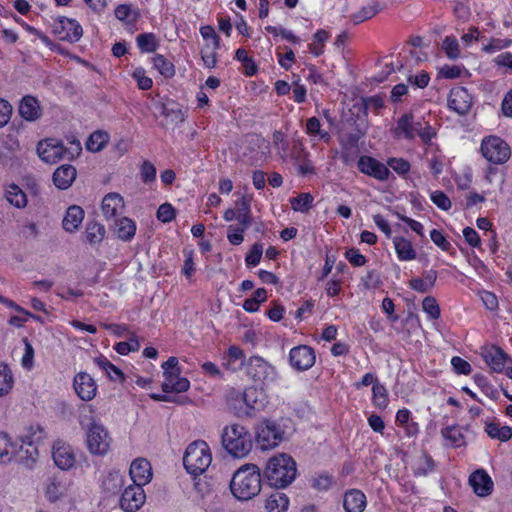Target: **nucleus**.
I'll return each mask as SVG.
<instances>
[{
	"instance_id": "nucleus-1",
	"label": "nucleus",
	"mask_w": 512,
	"mask_h": 512,
	"mask_svg": "<svg viewBox=\"0 0 512 512\" xmlns=\"http://www.w3.org/2000/svg\"><path fill=\"white\" fill-rule=\"evenodd\" d=\"M479 153L487 162L483 169V178L486 183L493 184L498 175L505 174L502 166L511 158V147L500 136L487 135L480 142Z\"/></svg>"
},
{
	"instance_id": "nucleus-2",
	"label": "nucleus",
	"mask_w": 512,
	"mask_h": 512,
	"mask_svg": "<svg viewBox=\"0 0 512 512\" xmlns=\"http://www.w3.org/2000/svg\"><path fill=\"white\" fill-rule=\"evenodd\" d=\"M296 475V461L285 453L269 458L263 471L264 479L274 488H286L295 480Z\"/></svg>"
},
{
	"instance_id": "nucleus-3",
	"label": "nucleus",
	"mask_w": 512,
	"mask_h": 512,
	"mask_svg": "<svg viewBox=\"0 0 512 512\" xmlns=\"http://www.w3.org/2000/svg\"><path fill=\"white\" fill-rule=\"evenodd\" d=\"M262 476L255 464H244L233 474L230 490L238 500H250L261 491Z\"/></svg>"
},
{
	"instance_id": "nucleus-4",
	"label": "nucleus",
	"mask_w": 512,
	"mask_h": 512,
	"mask_svg": "<svg viewBox=\"0 0 512 512\" xmlns=\"http://www.w3.org/2000/svg\"><path fill=\"white\" fill-rule=\"evenodd\" d=\"M221 443L225 451L234 458L246 457L253 447V439L249 430L234 423L223 428Z\"/></svg>"
},
{
	"instance_id": "nucleus-5",
	"label": "nucleus",
	"mask_w": 512,
	"mask_h": 512,
	"mask_svg": "<svg viewBox=\"0 0 512 512\" xmlns=\"http://www.w3.org/2000/svg\"><path fill=\"white\" fill-rule=\"evenodd\" d=\"M45 437V431L39 425H31L27 428L19 440L15 441L14 461L27 466L33 464L38 455V444Z\"/></svg>"
},
{
	"instance_id": "nucleus-6",
	"label": "nucleus",
	"mask_w": 512,
	"mask_h": 512,
	"mask_svg": "<svg viewBox=\"0 0 512 512\" xmlns=\"http://www.w3.org/2000/svg\"><path fill=\"white\" fill-rule=\"evenodd\" d=\"M212 453L208 443L196 440L190 443L183 456V465L194 478L203 474L211 465Z\"/></svg>"
},
{
	"instance_id": "nucleus-7",
	"label": "nucleus",
	"mask_w": 512,
	"mask_h": 512,
	"mask_svg": "<svg viewBox=\"0 0 512 512\" xmlns=\"http://www.w3.org/2000/svg\"><path fill=\"white\" fill-rule=\"evenodd\" d=\"M283 428L274 420L264 419L255 428V441L261 450H271L284 439Z\"/></svg>"
},
{
	"instance_id": "nucleus-8",
	"label": "nucleus",
	"mask_w": 512,
	"mask_h": 512,
	"mask_svg": "<svg viewBox=\"0 0 512 512\" xmlns=\"http://www.w3.org/2000/svg\"><path fill=\"white\" fill-rule=\"evenodd\" d=\"M164 381L161 385L164 393H181L190 387L187 378L181 377V369L177 357L171 356L162 364Z\"/></svg>"
},
{
	"instance_id": "nucleus-9",
	"label": "nucleus",
	"mask_w": 512,
	"mask_h": 512,
	"mask_svg": "<svg viewBox=\"0 0 512 512\" xmlns=\"http://www.w3.org/2000/svg\"><path fill=\"white\" fill-rule=\"evenodd\" d=\"M51 32L60 41L71 44L77 43L83 36L81 24L76 19L66 16L52 18Z\"/></svg>"
},
{
	"instance_id": "nucleus-10",
	"label": "nucleus",
	"mask_w": 512,
	"mask_h": 512,
	"mask_svg": "<svg viewBox=\"0 0 512 512\" xmlns=\"http://www.w3.org/2000/svg\"><path fill=\"white\" fill-rule=\"evenodd\" d=\"M245 370L247 376L259 385L269 384L277 377L276 368L258 355H253L248 359Z\"/></svg>"
},
{
	"instance_id": "nucleus-11",
	"label": "nucleus",
	"mask_w": 512,
	"mask_h": 512,
	"mask_svg": "<svg viewBox=\"0 0 512 512\" xmlns=\"http://www.w3.org/2000/svg\"><path fill=\"white\" fill-rule=\"evenodd\" d=\"M86 441L88 450L94 455H105L111 444V438L107 429L94 420L87 430Z\"/></svg>"
},
{
	"instance_id": "nucleus-12",
	"label": "nucleus",
	"mask_w": 512,
	"mask_h": 512,
	"mask_svg": "<svg viewBox=\"0 0 512 512\" xmlns=\"http://www.w3.org/2000/svg\"><path fill=\"white\" fill-rule=\"evenodd\" d=\"M356 166L360 173L379 182H386L391 176L387 165L370 155L359 156Z\"/></svg>"
},
{
	"instance_id": "nucleus-13",
	"label": "nucleus",
	"mask_w": 512,
	"mask_h": 512,
	"mask_svg": "<svg viewBox=\"0 0 512 512\" xmlns=\"http://www.w3.org/2000/svg\"><path fill=\"white\" fill-rule=\"evenodd\" d=\"M288 359L294 370L304 372L314 366L316 352L313 347L301 344L290 349Z\"/></svg>"
},
{
	"instance_id": "nucleus-14",
	"label": "nucleus",
	"mask_w": 512,
	"mask_h": 512,
	"mask_svg": "<svg viewBox=\"0 0 512 512\" xmlns=\"http://www.w3.org/2000/svg\"><path fill=\"white\" fill-rule=\"evenodd\" d=\"M472 100V95L467 88L457 86L451 88L447 99V106L450 111L460 116H465L472 108Z\"/></svg>"
},
{
	"instance_id": "nucleus-15",
	"label": "nucleus",
	"mask_w": 512,
	"mask_h": 512,
	"mask_svg": "<svg viewBox=\"0 0 512 512\" xmlns=\"http://www.w3.org/2000/svg\"><path fill=\"white\" fill-rule=\"evenodd\" d=\"M145 501L146 494L143 486L132 484L126 487L122 492L119 504L124 511L135 512L144 505Z\"/></svg>"
},
{
	"instance_id": "nucleus-16",
	"label": "nucleus",
	"mask_w": 512,
	"mask_h": 512,
	"mask_svg": "<svg viewBox=\"0 0 512 512\" xmlns=\"http://www.w3.org/2000/svg\"><path fill=\"white\" fill-rule=\"evenodd\" d=\"M73 388L81 400L88 402L95 398L98 385L89 373L81 371L76 373L73 378Z\"/></svg>"
},
{
	"instance_id": "nucleus-17",
	"label": "nucleus",
	"mask_w": 512,
	"mask_h": 512,
	"mask_svg": "<svg viewBox=\"0 0 512 512\" xmlns=\"http://www.w3.org/2000/svg\"><path fill=\"white\" fill-rule=\"evenodd\" d=\"M66 152L64 145L53 139L42 140L37 146V153L40 159L50 164L62 160Z\"/></svg>"
},
{
	"instance_id": "nucleus-18",
	"label": "nucleus",
	"mask_w": 512,
	"mask_h": 512,
	"mask_svg": "<svg viewBox=\"0 0 512 512\" xmlns=\"http://www.w3.org/2000/svg\"><path fill=\"white\" fill-rule=\"evenodd\" d=\"M469 485L478 497H487L494 490V482L488 472L483 469H477L469 476Z\"/></svg>"
},
{
	"instance_id": "nucleus-19",
	"label": "nucleus",
	"mask_w": 512,
	"mask_h": 512,
	"mask_svg": "<svg viewBox=\"0 0 512 512\" xmlns=\"http://www.w3.org/2000/svg\"><path fill=\"white\" fill-rule=\"evenodd\" d=\"M417 122L412 112L402 114L396 121L391 132L396 139L414 140L416 137Z\"/></svg>"
},
{
	"instance_id": "nucleus-20",
	"label": "nucleus",
	"mask_w": 512,
	"mask_h": 512,
	"mask_svg": "<svg viewBox=\"0 0 512 512\" xmlns=\"http://www.w3.org/2000/svg\"><path fill=\"white\" fill-rule=\"evenodd\" d=\"M481 357L493 373H502L507 361V354L499 346L491 345L482 349Z\"/></svg>"
},
{
	"instance_id": "nucleus-21",
	"label": "nucleus",
	"mask_w": 512,
	"mask_h": 512,
	"mask_svg": "<svg viewBox=\"0 0 512 512\" xmlns=\"http://www.w3.org/2000/svg\"><path fill=\"white\" fill-rule=\"evenodd\" d=\"M129 475L133 484L140 486L148 484L153 476L151 463L145 458L133 460L129 468Z\"/></svg>"
},
{
	"instance_id": "nucleus-22",
	"label": "nucleus",
	"mask_w": 512,
	"mask_h": 512,
	"mask_svg": "<svg viewBox=\"0 0 512 512\" xmlns=\"http://www.w3.org/2000/svg\"><path fill=\"white\" fill-rule=\"evenodd\" d=\"M266 402V395L263 390L255 386L244 389V415L251 416L254 412L262 410Z\"/></svg>"
},
{
	"instance_id": "nucleus-23",
	"label": "nucleus",
	"mask_w": 512,
	"mask_h": 512,
	"mask_svg": "<svg viewBox=\"0 0 512 512\" xmlns=\"http://www.w3.org/2000/svg\"><path fill=\"white\" fill-rule=\"evenodd\" d=\"M52 457L55 465L61 470H69L75 464V454L72 448L60 442L54 444Z\"/></svg>"
},
{
	"instance_id": "nucleus-24",
	"label": "nucleus",
	"mask_w": 512,
	"mask_h": 512,
	"mask_svg": "<svg viewBox=\"0 0 512 512\" xmlns=\"http://www.w3.org/2000/svg\"><path fill=\"white\" fill-rule=\"evenodd\" d=\"M124 207V199L118 193H109L102 199L101 210L107 220L121 215Z\"/></svg>"
},
{
	"instance_id": "nucleus-25",
	"label": "nucleus",
	"mask_w": 512,
	"mask_h": 512,
	"mask_svg": "<svg viewBox=\"0 0 512 512\" xmlns=\"http://www.w3.org/2000/svg\"><path fill=\"white\" fill-rule=\"evenodd\" d=\"M367 506L366 495L359 489H348L343 496L345 512H363Z\"/></svg>"
},
{
	"instance_id": "nucleus-26",
	"label": "nucleus",
	"mask_w": 512,
	"mask_h": 512,
	"mask_svg": "<svg viewBox=\"0 0 512 512\" xmlns=\"http://www.w3.org/2000/svg\"><path fill=\"white\" fill-rule=\"evenodd\" d=\"M253 196L251 194H243L235 201L237 221L239 224L250 227L253 224V216L251 203Z\"/></svg>"
},
{
	"instance_id": "nucleus-27",
	"label": "nucleus",
	"mask_w": 512,
	"mask_h": 512,
	"mask_svg": "<svg viewBox=\"0 0 512 512\" xmlns=\"http://www.w3.org/2000/svg\"><path fill=\"white\" fill-rule=\"evenodd\" d=\"M18 111L20 116L26 121H35L42 115L39 100L31 95H26L21 99Z\"/></svg>"
},
{
	"instance_id": "nucleus-28",
	"label": "nucleus",
	"mask_w": 512,
	"mask_h": 512,
	"mask_svg": "<svg viewBox=\"0 0 512 512\" xmlns=\"http://www.w3.org/2000/svg\"><path fill=\"white\" fill-rule=\"evenodd\" d=\"M222 364L229 371H238L246 364L244 351L236 345L229 346L227 351L223 354Z\"/></svg>"
},
{
	"instance_id": "nucleus-29",
	"label": "nucleus",
	"mask_w": 512,
	"mask_h": 512,
	"mask_svg": "<svg viewBox=\"0 0 512 512\" xmlns=\"http://www.w3.org/2000/svg\"><path fill=\"white\" fill-rule=\"evenodd\" d=\"M464 427L453 424L441 429V435L445 443L453 448H461L467 445Z\"/></svg>"
},
{
	"instance_id": "nucleus-30",
	"label": "nucleus",
	"mask_w": 512,
	"mask_h": 512,
	"mask_svg": "<svg viewBox=\"0 0 512 512\" xmlns=\"http://www.w3.org/2000/svg\"><path fill=\"white\" fill-rule=\"evenodd\" d=\"M77 172L74 166L65 164L59 166L53 173V182L61 190L68 189L76 178Z\"/></svg>"
},
{
	"instance_id": "nucleus-31",
	"label": "nucleus",
	"mask_w": 512,
	"mask_h": 512,
	"mask_svg": "<svg viewBox=\"0 0 512 512\" xmlns=\"http://www.w3.org/2000/svg\"><path fill=\"white\" fill-rule=\"evenodd\" d=\"M395 253L399 261H412L416 259L417 253L412 242L403 236L393 238Z\"/></svg>"
},
{
	"instance_id": "nucleus-32",
	"label": "nucleus",
	"mask_w": 512,
	"mask_h": 512,
	"mask_svg": "<svg viewBox=\"0 0 512 512\" xmlns=\"http://www.w3.org/2000/svg\"><path fill=\"white\" fill-rule=\"evenodd\" d=\"M84 219V210L78 205L68 207L62 221L63 228L67 232H75L78 230Z\"/></svg>"
},
{
	"instance_id": "nucleus-33",
	"label": "nucleus",
	"mask_w": 512,
	"mask_h": 512,
	"mask_svg": "<svg viewBox=\"0 0 512 512\" xmlns=\"http://www.w3.org/2000/svg\"><path fill=\"white\" fill-rule=\"evenodd\" d=\"M94 363L105 373V375L114 382L123 383L125 381L124 372L109 361L105 356L100 355L94 359Z\"/></svg>"
},
{
	"instance_id": "nucleus-34",
	"label": "nucleus",
	"mask_w": 512,
	"mask_h": 512,
	"mask_svg": "<svg viewBox=\"0 0 512 512\" xmlns=\"http://www.w3.org/2000/svg\"><path fill=\"white\" fill-rule=\"evenodd\" d=\"M115 17L125 25L134 26L140 18L138 8H133L131 4H119L114 10Z\"/></svg>"
},
{
	"instance_id": "nucleus-35",
	"label": "nucleus",
	"mask_w": 512,
	"mask_h": 512,
	"mask_svg": "<svg viewBox=\"0 0 512 512\" xmlns=\"http://www.w3.org/2000/svg\"><path fill=\"white\" fill-rule=\"evenodd\" d=\"M485 432L491 439L501 442H507L512 438V428L510 426H500L496 421H486Z\"/></svg>"
},
{
	"instance_id": "nucleus-36",
	"label": "nucleus",
	"mask_w": 512,
	"mask_h": 512,
	"mask_svg": "<svg viewBox=\"0 0 512 512\" xmlns=\"http://www.w3.org/2000/svg\"><path fill=\"white\" fill-rule=\"evenodd\" d=\"M153 67L159 72L161 76L166 79H171L175 76L176 69L173 62L167 59L162 54H155L151 59Z\"/></svg>"
},
{
	"instance_id": "nucleus-37",
	"label": "nucleus",
	"mask_w": 512,
	"mask_h": 512,
	"mask_svg": "<svg viewBox=\"0 0 512 512\" xmlns=\"http://www.w3.org/2000/svg\"><path fill=\"white\" fill-rule=\"evenodd\" d=\"M110 140V135L105 130H96L90 134L86 141V149L91 152H100Z\"/></svg>"
},
{
	"instance_id": "nucleus-38",
	"label": "nucleus",
	"mask_w": 512,
	"mask_h": 512,
	"mask_svg": "<svg viewBox=\"0 0 512 512\" xmlns=\"http://www.w3.org/2000/svg\"><path fill=\"white\" fill-rule=\"evenodd\" d=\"M136 222L128 217H123L117 222V237L125 242L131 241L136 234Z\"/></svg>"
},
{
	"instance_id": "nucleus-39",
	"label": "nucleus",
	"mask_w": 512,
	"mask_h": 512,
	"mask_svg": "<svg viewBox=\"0 0 512 512\" xmlns=\"http://www.w3.org/2000/svg\"><path fill=\"white\" fill-rule=\"evenodd\" d=\"M15 453V441L5 433L0 432V464H7L13 461Z\"/></svg>"
},
{
	"instance_id": "nucleus-40",
	"label": "nucleus",
	"mask_w": 512,
	"mask_h": 512,
	"mask_svg": "<svg viewBox=\"0 0 512 512\" xmlns=\"http://www.w3.org/2000/svg\"><path fill=\"white\" fill-rule=\"evenodd\" d=\"M330 33L325 29H318L312 36V42L309 43V52L314 57H319L324 53L325 43L330 38Z\"/></svg>"
},
{
	"instance_id": "nucleus-41",
	"label": "nucleus",
	"mask_w": 512,
	"mask_h": 512,
	"mask_svg": "<svg viewBox=\"0 0 512 512\" xmlns=\"http://www.w3.org/2000/svg\"><path fill=\"white\" fill-rule=\"evenodd\" d=\"M372 404L379 410H385L390 402L389 393L386 386L380 382L372 386Z\"/></svg>"
},
{
	"instance_id": "nucleus-42",
	"label": "nucleus",
	"mask_w": 512,
	"mask_h": 512,
	"mask_svg": "<svg viewBox=\"0 0 512 512\" xmlns=\"http://www.w3.org/2000/svg\"><path fill=\"white\" fill-rule=\"evenodd\" d=\"M320 120L313 116L306 120L305 132L310 137H317L319 140L328 143L331 140V135L328 131L321 129Z\"/></svg>"
},
{
	"instance_id": "nucleus-43",
	"label": "nucleus",
	"mask_w": 512,
	"mask_h": 512,
	"mask_svg": "<svg viewBox=\"0 0 512 512\" xmlns=\"http://www.w3.org/2000/svg\"><path fill=\"white\" fill-rule=\"evenodd\" d=\"M226 403L236 415L244 414V390L230 389L226 394Z\"/></svg>"
},
{
	"instance_id": "nucleus-44",
	"label": "nucleus",
	"mask_w": 512,
	"mask_h": 512,
	"mask_svg": "<svg viewBox=\"0 0 512 512\" xmlns=\"http://www.w3.org/2000/svg\"><path fill=\"white\" fill-rule=\"evenodd\" d=\"M105 233L104 225L96 221H89L85 230L86 241L91 245L99 244L104 239Z\"/></svg>"
},
{
	"instance_id": "nucleus-45",
	"label": "nucleus",
	"mask_w": 512,
	"mask_h": 512,
	"mask_svg": "<svg viewBox=\"0 0 512 512\" xmlns=\"http://www.w3.org/2000/svg\"><path fill=\"white\" fill-rule=\"evenodd\" d=\"M435 467L436 464L432 456L427 452H423L415 462L414 475L417 477L427 476L435 470Z\"/></svg>"
},
{
	"instance_id": "nucleus-46",
	"label": "nucleus",
	"mask_w": 512,
	"mask_h": 512,
	"mask_svg": "<svg viewBox=\"0 0 512 512\" xmlns=\"http://www.w3.org/2000/svg\"><path fill=\"white\" fill-rule=\"evenodd\" d=\"M137 47L141 53L155 52L159 47V42L154 33H141L136 37Z\"/></svg>"
},
{
	"instance_id": "nucleus-47",
	"label": "nucleus",
	"mask_w": 512,
	"mask_h": 512,
	"mask_svg": "<svg viewBox=\"0 0 512 512\" xmlns=\"http://www.w3.org/2000/svg\"><path fill=\"white\" fill-rule=\"evenodd\" d=\"M5 196L7 201L17 208H24L27 204L26 194L16 184L7 187Z\"/></svg>"
},
{
	"instance_id": "nucleus-48",
	"label": "nucleus",
	"mask_w": 512,
	"mask_h": 512,
	"mask_svg": "<svg viewBox=\"0 0 512 512\" xmlns=\"http://www.w3.org/2000/svg\"><path fill=\"white\" fill-rule=\"evenodd\" d=\"M314 197L311 193H300L290 199L291 208L295 212L307 213L313 207Z\"/></svg>"
},
{
	"instance_id": "nucleus-49",
	"label": "nucleus",
	"mask_w": 512,
	"mask_h": 512,
	"mask_svg": "<svg viewBox=\"0 0 512 512\" xmlns=\"http://www.w3.org/2000/svg\"><path fill=\"white\" fill-rule=\"evenodd\" d=\"M14 377L8 364L0 362V397L7 395L13 388Z\"/></svg>"
},
{
	"instance_id": "nucleus-50",
	"label": "nucleus",
	"mask_w": 512,
	"mask_h": 512,
	"mask_svg": "<svg viewBox=\"0 0 512 512\" xmlns=\"http://www.w3.org/2000/svg\"><path fill=\"white\" fill-rule=\"evenodd\" d=\"M289 507V498L284 493L272 494L266 500L268 512H285Z\"/></svg>"
},
{
	"instance_id": "nucleus-51",
	"label": "nucleus",
	"mask_w": 512,
	"mask_h": 512,
	"mask_svg": "<svg viewBox=\"0 0 512 512\" xmlns=\"http://www.w3.org/2000/svg\"><path fill=\"white\" fill-rule=\"evenodd\" d=\"M379 11V4L374 2L373 4L361 7L357 12L351 14L350 19L354 24H360L374 17Z\"/></svg>"
},
{
	"instance_id": "nucleus-52",
	"label": "nucleus",
	"mask_w": 512,
	"mask_h": 512,
	"mask_svg": "<svg viewBox=\"0 0 512 512\" xmlns=\"http://www.w3.org/2000/svg\"><path fill=\"white\" fill-rule=\"evenodd\" d=\"M182 253L184 262L181 273L188 281H191L196 272L195 252L193 249L184 248Z\"/></svg>"
},
{
	"instance_id": "nucleus-53",
	"label": "nucleus",
	"mask_w": 512,
	"mask_h": 512,
	"mask_svg": "<svg viewBox=\"0 0 512 512\" xmlns=\"http://www.w3.org/2000/svg\"><path fill=\"white\" fill-rule=\"evenodd\" d=\"M384 106L385 103L383 97L381 95H373L367 98H363L361 103L355 104L353 107L356 108L359 113L367 115V110L369 108L375 111H379L380 109L384 108Z\"/></svg>"
},
{
	"instance_id": "nucleus-54",
	"label": "nucleus",
	"mask_w": 512,
	"mask_h": 512,
	"mask_svg": "<svg viewBox=\"0 0 512 512\" xmlns=\"http://www.w3.org/2000/svg\"><path fill=\"white\" fill-rule=\"evenodd\" d=\"M13 20L19 24L26 32H28L31 35L36 36L46 47H49L52 49V46L54 45L53 41L44 34L41 30L31 26L26 21H24L21 17L17 15H13Z\"/></svg>"
},
{
	"instance_id": "nucleus-55",
	"label": "nucleus",
	"mask_w": 512,
	"mask_h": 512,
	"mask_svg": "<svg viewBox=\"0 0 512 512\" xmlns=\"http://www.w3.org/2000/svg\"><path fill=\"white\" fill-rule=\"evenodd\" d=\"M473 380H474V383L476 384V386L478 388H480V390L487 397H489L492 400H496L498 398L499 393H498L497 389L491 384V382L485 375H483L481 373H476L473 376Z\"/></svg>"
},
{
	"instance_id": "nucleus-56",
	"label": "nucleus",
	"mask_w": 512,
	"mask_h": 512,
	"mask_svg": "<svg viewBox=\"0 0 512 512\" xmlns=\"http://www.w3.org/2000/svg\"><path fill=\"white\" fill-rule=\"evenodd\" d=\"M416 136L420 138L423 144L430 145L432 140L437 137V131L430 122L417 121Z\"/></svg>"
},
{
	"instance_id": "nucleus-57",
	"label": "nucleus",
	"mask_w": 512,
	"mask_h": 512,
	"mask_svg": "<svg viewBox=\"0 0 512 512\" xmlns=\"http://www.w3.org/2000/svg\"><path fill=\"white\" fill-rule=\"evenodd\" d=\"M310 483L311 487L317 491H328L334 484V477L327 472H321L315 474L311 478Z\"/></svg>"
},
{
	"instance_id": "nucleus-58",
	"label": "nucleus",
	"mask_w": 512,
	"mask_h": 512,
	"mask_svg": "<svg viewBox=\"0 0 512 512\" xmlns=\"http://www.w3.org/2000/svg\"><path fill=\"white\" fill-rule=\"evenodd\" d=\"M388 168H391L400 177L406 178L411 170L410 162L402 157H389L386 163Z\"/></svg>"
},
{
	"instance_id": "nucleus-59",
	"label": "nucleus",
	"mask_w": 512,
	"mask_h": 512,
	"mask_svg": "<svg viewBox=\"0 0 512 512\" xmlns=\"http://www.w3.org/2000/svg\"><path fill=\"white\" fill-rule=\"evenodd\" d=\"M422 309L432 320H438L441 316L440 306L433 296H427L423 299Z\"/></svg>"
},
{
	"instance_id": "nucleus-60",
	"label": "nucleus",
	"mask_w": 512,
	"mask_h": 512,
	"mask_svg": "<svg viewBox=\"0 0 512 512\" xmlns=\"http://www.w3.org/2000/svg\"><path fill=\"white\" fill-rule=\"evenodd\" d=\"M140 349V342L137 336L133 333L129 341L118 342L114 345V350L120 355H128L130 352H135Z\"/></svg>"
},
{
	"instance_id": "nucleus-61",
	"label": "nucleus",
	"mask_w": 512,
	"mask_h": 512,
	"mask_svg": "<svg viewBox=\"0 0 512 512\" xmlns=\"http://www.w3.org/2000/svg\"><path fill=\"white\" fill-rule=\"evenodd\" d=\"M263 254V244L256 242L254 243L250 250L246 253L245 256V264L248 268L256 267L262 258Z\"/></svg>"
},
{
	"instance_id": "nucleus-62",
	"label": "nucleus",
	"mask_w": 512,
	"mask_h": 512,
	"mask_svg": "<svg viewBox=\"0 0 512 512\" xmlns=\"http://www.w3.org/2000/svg\"><path fill=\"white\" fill-rule=\"evenodd\" d=\"M443 50L449 59L455 60L460 57V47L455 36H446L443 40Z\"/></svg>"
},
{
	"instance_id": "nucleus-63",
	"label": "nucleus",
	"mask_w": 512,
	"mask_h": 512,
	"mask_svg": "<svg viewBox=\"0 0 512 512\" xmlns=\"http://www.w3.org/2000/svg\"><path fill=\"white\" fill-rule=\"evenodd\" d=\"M249 227L241 224L230 225L227 229V239L231 245L238 246L244 241V233Z\"/></svg>"
},
{
	"instance_id": "nucleus-64",
	"label": "nucleus",
	"mask_w": 512,
	"mask_h": 512,
	"mask_svg": "<svg viewBox=\"0 0 512 512\" xmlns=\"http://www.w3.org/2000/svg\"><path fill=\"white\" fill-rule=\"evenodd\" d=\"M132 78L136 81L140 90H150L153 86L152 78L146 75L145 69L141 66L134 69Z\"/></svg>"
}]
</instances>
